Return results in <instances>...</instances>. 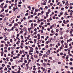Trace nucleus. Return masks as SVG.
Instances as JSON below:
<instances>
[{"label": "nucleus", "instance_id": "f03ea898", "mask_svg": "<svg viewBox=\"0 0 73 73\" xmlns=\"http://www.w3.org/2000/svg\"><path fill=\"white\" fill-rule=\"evenodd\" d=\"M63 23L64 24H67L66 22V21L65 20L63 21Z\"/></svg>", "mask_w": 73, "mask_h": 73}, {"label": "nucleus", "instance_id": "052dcab7", "mask_svg": "<svg viewBox=\"0 0 73 73\" xmlns=\"http://www.w3.org/2000/svg\"><path fill=\"white\" fill-rule=\"evenodd\" d=\"M34 37H35V38H37V36H36V35H35L34 36Z\"/></svg>", "mask_w": 73, "mask_h": 73}, {"label": "nucleus", "instance_id": "e433bc0d", "mask_svg": "<svg viewBox=\"0 0 73 73\" xmlns=\"http://www.w3.org/2000/svg\"><path fill=\"white\" fill-rule=\"evenodd\" d=\"M70 9H72L73 8V7L70 6Z\"/></svg>", "mask_w": 73, "mask_h": 73}, {"label": "nucleus", "instance_id": "864d4df0", "mask_svg": "<svg viewBox=\"0 0 73 73\" xmlns=\"http://www.w3.org/2000/svg\"><path fill=\"white\" fill-rule=\"evenodd\" d=\"M31 33H33V31H31Z\"/></svg>", "mask_w": 73, "mask_h": 73}, {"label": "nucleus", "instance_id": "de8ad7c7", "mask_svg": "<svg viewBox=\"0 0 73 73\" xmlns=\"http://www.w3.org/2000/svg\"><path fill=\"white\" fill-rule=\"evenodd\" d=\"M44 61H45V62H47V60L46 59H44Z\"/></svg>", "mask_w": 73, "mask_h": 73}, {"label": "nucleus", "instance_id": "49530a36", "mask_svg": "<svg viewBox=\"0 0 73 73\" xmlns=\"http://www.w3.org/2000/svg\"><path fill=\"white\" fill-rule=\"evenodd\" d=\"M58 64H61V62H58Z\"/></svg>", "mask_w": 73, "mask_h": 73}, {"label": "nucleus", "instance_id": "a19ab883", "mask_svg": "<svg viewBox=\"0 0 73 73\" xmlns=\"http://www.w3.org/2000/svg\"><path fill=\"white\" fill-rule=\"evenodd\" d=\"M64 48H68V46L67 45H66L65 47Z\"/></svg>", "mask_w": 73, "mask_h": 73}, {"label": "nucleus", "instance_id": "3c124183", "mask_svg": "<svg viewBox=\"0 0 73 73\" xmlns=\"http://www.w3.org/2000/svg\"><path fill=\"white\" fill-rule=\"evenodd\" d=\"M10 67V66L9 65H7V68H9Z\"/></svg>", "mask_w": 73, "mask_h": 73}, {"label": "nucleus", "instance_id": "ea45409f", "mask_svg": "<svg viewBox=\"0 0 73 73\" xmlns=\"http://www.w3.org/2000/svg\"><path fill=\"white\" fill-rule=\"evenodd\" d=\"M4 45L3 44H2L1 45V47H3Z\"/></svg>", "mask_w": 73, "mask_h": 73}, {"label": "nucleus", "instance_id": "603ef678", "mask_svg": "<svg viewBox=\"0 0 73 73\" xmlns=\"http://www.w3.org/2000/svg\"><path fill=\"white\" fill-rule=\"evenodd\" d=\"M30 43H33V41H30Z\"/></svg>", "mask_w": 73, "mask_h": 73}, {"label": "nucleus", "instance_id": "8fccbe9b", "mask_svg": "<svg viewBox=\"0 0 73 73\" xmlns=\"http://www.w3.org/2000/svg\"><path fill=\"white\" fill-rule=\"evenodd\" d=\"M18 7H21V5H18Z\"/></svg>", "mask_w": 73, "mask_h": 73}, {"label": "nucleus", "instance_id": "9b49d317", "mask_svg": "<svg viewBox=\"0 0 73 73\" xmlns=\"http://www.w3.org/2000/svg\"><path fill=\"white\" fill-rule=\"evenodd\" d=\"M15 66H13L12 67V68L13 69H14V68H15Z\"/></svg>", "mask_w": 73, "mask_h": 73}, {"label": "nucleus", "instance_id": "f8f14e48", "mask_svg": "<svg viewBox=\"0 0 73 73\" xmlns=\"http://www.w3.org/2000/svg\"><path fill=\"white\" fill-rule=\"evenodd\" d=\"M25 48L26 49H28V47L27 46H26L25 47Z\"/></svg>", "mask_w": 73, "mask_h": 73}, {"label": "nucleus", "instance_id": "58836bf2", "mask_svg": "<svg viewBox=\"0 0 73 73\" xmlns=\"http://www.w3.org/2000/svg\"><path fill=\"white\" fill-rule=\"evenodd\" d=\"M22 3V2H21V1L19 3V4H21Z\"/></svg>", "mask_w": 73, "mask_h": 73}, {"label": "nucleus", "instance_id": "4be33fe9", "mask_svg": "<svg viewBox=\"0 0 73 73\" xmlns=\"http://www.w3.org/2000/svg\"><path fill=\"white\" fill-rule=\"evenodd\" d=\"M47 65H49V66H50V64L49 63H47Z\"/></svg>", "mask_w": 73, "mask_h": 73}, {"label": "nucleus", "instance_id": "680f3d73", "mask_svg": "<svg viewBox=\"0 0 73 73\" xmlns=\"http://www.w3.org/2000/svg\"><path fill=\"white\" fill-rule=\"evenodd\" d=\"M62 27H64V24L62 23Z\"/></svg>", "mask_w": 73, "mask_h": 73}, {"label": "nucleus", "instance_id": "bf43d9fd", "mask_svg": "<svg viewBox=\"0 0 73 73\" xmlns=\"http://www.w3.org/2000/svg\"><path fill=\"white\" fill-rule=\"evenodd\" d=\"M31 27H33V23H31Z\"/></svg>", "mask_w": 73, "mask_h": 73}, {"label": "nucleus", "instance_id": "39448f33", "mask_svg": "<svg viewBox=\"0 0 73 73\" xmlns=\"http://www.w3.org/2000/svg\"><path fill=\"white\" fill-rule=\"evenodd\" d=\"M14 25L15 27H16V25L17 26L18 25V24H17V23H15L14 24Z\"/></svg>", "mask_w": 73, "mask_h": 73}, {"label": "nucleus", "instance_id": "f257e3e1", "mask_svg": "<svg viewBox=\"0 0 73 73\" xmlns=\"http://www.w3.org/2000/svg\"><path fill=\"white\" fill-rule=\"evenodd\" d=\"M50 54V52L48 51L46 52V54H47V55H49V54Z\"/></svg>", "mask_w": 73, "mask_h": 73}, {"label": "nucleus", "instance_id": "a878e982", "mask_svg": "<svg viewBox=\"0 0 73 73\" xmlns=\"http://www.w3.org/2000/svg\"><path fill=\"white\" fill-rule=\"evenodd\" d=\"M36 53H37V54H38V51L37 50H36Z\"/></svg>", "mask_w": 73, "mask_h": 73}, {"label": "nucleus", "instance_id": "5701e85b", "mask_svg": "<svg viewBox=\"0 0 73 73\" xmlns=\"http://www.w3.org/2000/svg\"><path fill=\"white\" fill-rule=\"evenodd\" d=\"M60 49H63V48L61 46L60 47Z\"/></svg>", "mask_w": 73, "mask_h": 73}, {"label": "nucleus", "instance_id": "0e129e2a", "mask_svg": "<svg viewBox=\"0 0 73 73\" xmlns=\"http://www.w3.org/2000/svg\"><path fill=\"white\" fill-rule=\"evenodd\" d=\"M31 28H29L28 29V31H31Z\"/></svg>", "mask_w": 73, "mask_h": 73}, {"label": "nucleus", "instance_id": "cd10ccee", "mask_svg": "<svg viewBox=\"0 0 73 73\" xmlns=\"http://www.w3.org/2000/svg\"><path fill=\"white\" fill-rule=\"evenodd\" d=\"M44 21V19H42L40 20L41 21Z\"/></svg>", "mask_w": 73, "mask_h": 73}, {"label": "nucleus", "instance_id": "0eeeda50", "mask_svg": "<svg viewBox=\"0 0 73 73\" xmlns=\"http://www.w3.org/2000/svg\"><path fill=\"white\" fill-rule=\"evenodd\" d=\"M13 11H14V12H15V11H16V8L14 7L13 8Z\"/></svg>", "mask_w": 73, "mask_h": 73}, {"label": "nucleus", "instance_id": "473e14b6", "mask_svg": "<svg viewBox=\"0 0 73 73\" xmlns=\"http://www.w3.org/2000/svg\"><path fill=\"white\" fill-rule=\"evenodd\" d=\"M4 3H2L1 5H2V6H3V5H4Z\"/></svg>", "mask_w": 73, "mask_h": 73}, {"label": "nucleus", "instance_id": "6e6d98bb", "mask_svg": "<svg viewBox=\"0 0 73 73\" xmlns=\"http://www.w3.org/2000/svg\"><path fill=\"white\" fill-rule=\"evenodd\" d=\"M18 23L19 24H21V23L20 22H18Z\"/></svg>", "mask_w": 73, "mask_h": 73}, {"label": "nucleus", "instance_id": "37998d69", "mask_svg": "<svg viewBox=\"0 0 73 73\" xmlns=\"http://www.w3.org/2000/svg\"><path fill=\"white\" fill-rule=\"evenodd\" d=\"M24 61H25V63H27V60H25Z\"/></svg>", "mask_w": 73, "mask_h": 73}, {"label": "nucleus", "instance_id": "393cba45", "mask_svg": "<svg viewBox=\"0 0 73 73\" xmlns=\"http://www.w3.org/2000/svg\"><path fill=\"white\" fill-rule=\"evenodd\" d=\"M37 25V24L35 23L34 24V27H36Z\"/></svg>", "mask_w": 73, "mask_h": 73}, {"label": "nucleus", "instance_id": "f3484780", "mask_svg": "<svg viewBox=\"0 0 73 73\" xmlns=\"http://www.w3.org/2000/svg\"><path fill=\"white\" fill-rule=\"evenodd\" d=\"M64 40H62L61 41V43H62V44L64 43Z\"/></svg>", "mask_w": 73, "mask_h": 73}, {"label": "nucleus", "instance_id": "e2e57ef3", "mask_svg": "<svg viewBox=\"0 0 73 73\" xmlns=\"http://www.w3.org/2000/svg\"><path fill=\"white\" fill-rule=\"evenodd\" d=\"M3 38V37L2 36L0 37V39H2Z\"/></svg>", "mask_w": 73, "mask_h": 73}, {"label": "nucleus", "instance_id": "a211bd4d", "mask_svg": "<svg viewBox=\"0 0 73 73\" xmlns=\"http://www.w3.org/2000/svg\"><path fill=\"white\" fill-rule=\"evenodd\" d=\"M60 38L61 40H62V39H63V37H62V36H61L60 37Z\"/></svg>", "mask_w": 73, "mask_h": 73}, {"label": "nucleus", "instance_id": "9d476101", "mask_svg": "<svg viewBox=\"0 0 73 73\" xmlns=\"http://www.w3.org/2000/svg\"><path fill=\"white\" fill-rule=\"evenodd\" d=\"M39 56H42V54L41 53H39Z\"/></svg>", "mask_w": 73, "mask_h": 73}, {"label": "nucleus", "instance_id": "4468645a", "mask_svg": "<svg viewBox=\"0 0 73 73\" xmlns=\"http://www.w3.org/2000/svg\"><path fill=\"white\" fill-rule=\"evenodd\" d=\"M36 14H37V13L36 12H35L33 14L34 16H35V15H36Z\"/></svg>", "mask_w": 73, "mask_h": 73}, {"label": "nucleus", "instance_id": "aec40b11", "mask_svg": "<svg viewBox=\"0 0 73 73\" xmlns=\"http://www.w3.org/2000/svg\"><path fill=\"white\" fill-rule=\"evenodd\" d=\"M46 48H48V45H46Z\"/></svg>", "mask_w": 73, "mask_h": 73}, {"label": "nucleus", "instance_id": "ddd939ff", "mask_svg": "<svg viewBox=\"0 0 73 73\" xmlns=\"http://www.w3.org/2000/svg\"><path fill=\"white\" fill-rule=\"evenodd\" d=\"M40 62H42V63H43V62H44V60H40Z\"/></svg>", "mask_w": 73, "mask_h": 73}, {"label": "nucleus", "instance_id": "dca6fc26", "mask_svg": "<svg viewBox=\"0 0 73 73\" xmlns=\"http://www.w3.org/2000/svg\"><path fill=\"white\" fill-rule=\"evenodd\" d=\"M38 9H35V12H38Z\"/></svg>", "mask_w": 73, "mask_h": 73}, {"label": "nucleus", "instance_id": "7ed1b4c3", "mask_svg": "<svg viewBox=\"0 0 73 73\" xmlns=\"http://www.w3.org/2000/svg\"><path fill=\"white\" fill-rule=\"evenodd\" d=\"M38 39H40V35L39 34H38Z\"/></svg>", "mask_w": 73, "mask_h": 73}, {"label": "nucleus", "instance_id": "4d7b16f0", "mask_svg": "<svg viewBox=\"0 0 73 73\" xmlns=\"http://www.w3.org/2000/svg\"><path fill=\"white\" fill-rule=\"evenodd\" d=\"M9 65H12V64L11 63V62H9Z\"/></svg>", "mask_w": 73, "mask_h": 73}, {"label": "nucleus", "instance_id": "69168bd1", "mask_svg": "<svg viewBox=\"0 0 73 73\" xmlns=\"http://www.w3.org/2000/svg\"><path fill=\"white\" fill-rule=\"evenodd\" d=\"M20 36V35L19 34H17V37H19Z\"/></svg>", "mask_w": 73, "mask_h": 73}, {"label": "nucleus", "instance_id": "6e6552de", "mask_svg": "<svg viewBox=\"0 0 73 73\" xmlns=\"http://www.w3.org/2000/svg\"><path fill=\"white\" fill-rule=\"evenodd\" d=\"M30 50H33V48L32 47L30 48Z\"/></svg>", "mask_w": 73, "mask_h": 73}, {"label": "nucleus", "instance_id": "b1692460", "mask_svg": "<svg viewBox=\"0 0 73 73\" xmlns=\"http://www.w3.org/2000/svg\"><path fill=\"white\" fill-rule=\"evenodd\" d=\"M40 61V59H38L37 60L36 62H38V61Z\"/></svg>", "mask_w": 73, "mask_h": 73}, {"label": "nucleus", "instance_id": "72a5a7b5", "mask_svg": "<svg viewBox=\"0 0 73 73\" xmlns=\"http://www.w3.org/2000/svg\"><path fill=\"white\" fill-rule=\"evenodd\" d=\"M32 47H35V44H33V45H32Z\"/></svg>", "mask_w": 73, "mask_h": 73}, {"label": "nucleus", "instance_id": "5fc2aeb1", "mask_svg": "<svg viewBox=\"0 0 73 73\" xmlns=\"http://www.w3.org/2000/svg\"><path fill=\"white\" fill-rule=\"evenodd\" d=\"M45 8H46V9H48V7H47V6H46V7H45Z\"/></svg>", "mask_w": 73, "mask_h": 73}, {"label": "nucleus", "instance_id": "6ab92c4d", "mask_svg": "<svg viewBox=\"0 0 73 73\" xmlns=\"http://www.w3.org/2000/svg\"><path fill=\"white\" fill-rule=\"evenodd\" d=\"M58 31H59V30H58V29H57L56 30V32H58Z\"/></svg>", "mask_w": 73, "mask_h": 73}, {"label": "nucleus", "instance_id": "2f4dec72", "mask_svg": "<svg viewBox=\"0 0 73 73\" xmlns=\"http://www.w3.org/2000/svg\"><path fill=\"white\" fill-rule=\"evenodd\" d=\"M29 54L31 55V56H32V54L31 52H29Z\"/></svg>", "mask_w": 73, "mask_h": 73}, {"label": "nucleus", "instance_id": "c9c22d12", "mask_svg": "<svg viewBox=\"0 0 73 73\" xmlns=\"http://www.w3.org/2000/svg\"><path fill=\"white\" fill-rule=\"evenodd\" d=\"M4 11V9H2V10L1 11V12H3V11Z\"/></svg>", "mask_w": 73, "mask_h": 73}, {"label": "nucleus", "instance_id": "412c9836", "mask_svg": "<svg viewBox=\"0 0 73 73\" xmlns=\"http://www.w3.org/2000/svg\"><path fill=\"white\" fill-rule=\"evenodd\" d=\"M38 21H37V23H40V19H38Z\"/></svg>", "mask_w": 73, "mask_h": 73}, {"label": "nucleus", "instance_id": "79ce46f5", "mask_svg": "<svg viewBox=\"0 0 73 73\" xmlns=\"http://www.w3.org/2000/svg\"><path fill=\"white\" fill-rule=\"evenodd\" d=\"M7 7V5H5V6H4L5 8H6Z\"/></svg>", "mask_w": 73, "mask_h": 73}, {"label": "nucleus", "instance_id": "bb28decb", "mask_svg": "<svg viewBox=\"0 0 73 73\" xmlns=\"http://www.w3.org/2000/svg\"><path fill=\"white\" fill-rule=\"evenodd\" d=\"M64 15H65V16H66V15H67V13L65 12Z\"/></svg>", "mask_w": 73, "mask_h": 73}, {"label": "nucleus", "instance_id": "423d86ee", "mask_svg": "<svg viewBox=\"0 0 73 73\" xmlns=\"http://www.w3.org/2000/svg\"><path fill=\"white\" fill-rule=\"evenodd\" d=\"M43 65L44 66H46V63H44L43 64Z\"/></svg>", "mask_w": 73, "mask_h": 73}, {"label": "nucleus", "instance_id": "09e8293b", "mask_svg": "<svg viewBox=\"0 0 73 73\" xmlns=\"http://www.w3.org/2000/svg\"><path fill=\"white\" fill-rule=\"evenodd\" d=\"M10 42H12L13 41L12 40V39H10Z\"/></svg>", "mask_w": 73, "mask_h": 73}, {"label": "nucleus", "instance_id": "a18cd8bd", "mask_svg": "<svg viewBox=\"0 0 73 73\" xmlns=\"http://www.w3.org/2000/svg\"><path fill=\"white\" fill-rule=\"evenodd\" d=\"M67 27H69V25L68 24V25H67Z\"/></svg>", "mask_w": 73, "mask_h": 73}, {"label": "nucleus", "instance_id": "c03bdc74", "mask_svg": "<svg viewBox=\"0 0 73 73\" xmlns=\"http://www.w3.org/2000/svg\"><path fill=\"white\" fill-rule=\"evenodd\" d=\"M28 13H27L25 14V15L26 16H28Z\"/></svg>", "mask_w": 73, "mask_h": 73}, {"label": "nucleus", "instance_id": "c756f323", "mask_svg": "<svg viewBox=\"0 0 73 73\" xmlns=\"http://www.w3.org/2000/svg\"><path fill=\"white\" fill-rule=\"evenodd\" d=\"M47 22H50V21H49V19H47Z\"/></svg>", "mask_w": 73, "mask_h": 73}, {"label": "nucleus", "instance_id": "4c0bfd02", "mask_svg": "<svg viewBox=\"0 0 73 73\" xmlns=\"http://www.w3.org/2000/svg\"><path fill=\"white\" fill-rule=\"evenodd\" d=\"M60 55H61V56H62V55H63V53H62V52H61L60 53Z\"/></svg>", "mask_w": 73, "mask_h": 73}, {"label": "nucleus", "instance_id": "2eb2a0df", "mask_svg": "<svg viewBox=\"0 0 73 73\" xmlns=\"http://www.w3.org/2000/svg\"><path fill=\"white\" fill-rule=\"evenodd\" d=\"M1 43H3L4 42V44H5V42L4 41H1Z\"/></svg>", "mask_w": 73, "mask_h": 73}, {"label": "nucleus", "instance_id": "774afa93", "mask_svg": "<svg viewBox=\"0 0 73 73\" xmlns=\"http://www.w3.org/2000/svg\"><path fill=\"white\" fill-rule=\"evenodd\" d=\"M16 57H13V59H16Z\"/></svg>", "mask_w": 73, "mask_h": 73}, {"label": "nucleus", "instance_id": "f704fd0d", "mask_svg": "<svg viewBox=\"0 0 73 73\" xmlns=\"http://www.w3.org/2000/svg\"><path fill=\"white\" fill-rule=\"evenodd\" d=\"M37 66H40V64L38 63H37Z\"/></svg>", "mask_w": 73, "mask_h": 73}, {"label": "nucleus", "instance_id": "13d9d810", "mask_svg": "<svg viewBox=\"0 0 73 73\" xmlns=\"http://www.w3.org/2000/svg\"><path fill=\"white\" fill-rule=\"evenodd\" d=\"M12 73H16V72H15L13 71H12Z\"/></svg>", "mask_w": 73, "mask_h": 73}, {"label": "nucleus", "instance_id": "c85d7f7f", "mask_svg": "<svg viewBox=\"0 0 73 73\" xmlns=\"http://www.w3.org/2000/svg\"><path fill=\"white\" fill-rule=\"evenodd\" d=\"M8 9L6 10L5 11V12H8Z\"/></svg>", "mask_w": 73, "mask_h": 73}, {"label": "nucleus", "instance_id": "338daca9", "mask_svg": "<svg viewBox=\"0 0 73 73\" xmlns=\"http://www.w3.org/2000/svg\"><path fill=\"white\" fill-rule=\"evenodd\" d=\"M50 5L51 6L53 5V3H50Z\"/></svg>", "mask_w": 73, "mask_h": 73}, {"label": "nucleus", "instance_id": "20e7f679", "mask_svg": "<svg viewBox=\"0 0 73 73\" xmlns=\"http://www.w3.org/2000/svg\"><path fill=\"white\" fill-rule=\"evenodd\" d=\"M34 57H35V58H38V56L37 55H34Z\"/></svg>", "mask_w": 73, "mask_h": 73}, {"label": "nucleus", "instance_id": "1a4fd4ad", "mask_svg": "<svg viewBox=\"0 0 73 73\" xmlns=\"http://www.w3.org/2000/svg\"><path fill=\"white\" fill-rule=\"evenodd\" d=\"M19 53L20 54H22V51L21 50H20V51L19 52Z\"/></svg>", "mask_w": 73, "mask_h": 73}, {"label": "nucleus", "instance_id": "7c9ffc66", "mask_svg": "<svg viewBox=\"0 0 73 73\" xmlns=\"http://www.w3.org/2000/svg\"><path fill=\"white\" fill-rule=\"evenodd\" d=\"M46 44H48V41H46Z\"/></svg>", "mask_w": 73, "mask_h": 73}]
</instances>
